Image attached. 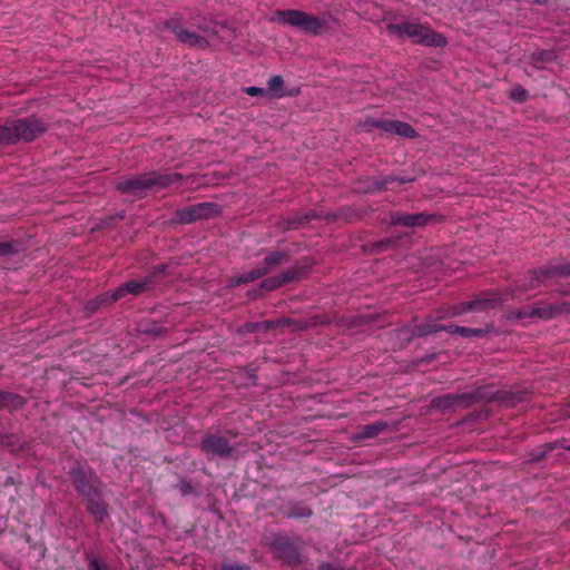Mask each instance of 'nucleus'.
Listing matches in <instances>:
<instances>
[{
    "instance_id": "22",
    "label": "nucleus",
    "mask_w": 570,
    "mask_h": 570,
    "mask_svg": "<svg viewBox=\"0 0 570 570\" xmlns=\"http://www.w3.org/2000/svg\"><path fill=\"white\" fill-rule=\"evenodd\" d=\"M9 405H12L13 407L22 405V397L18 394L0 391V407Z\"/></svg>"
},
{
    "instance_id": "15",
    "label": "nucleus",
    "mask_w": 570,
    "mask_h": 570,
    "mask_svg": "<svg viewBox=\"0 0 570 570\" xmlns=\"http://www.w3.org/2000/svg\"><path fill=\"white\" fill-rule=\"evenodd\" d=\"M429 220V216L424 214H402L395 213L391 216L392 225H402L407 227L424 226Z\"/></svg>"
},
{
    "instance_id": "23",
    "label": "nucleus",
    "mask_w": 570,
    "mask_h": 570,
    "mask_svg": "<svg viewBox=\"0 0 570 570\" xmlns=\"http://www.w3.org/2000/svg\"><path fill=\"white\" fill-rule=\"evenodd\" d=\"M12 130V122L0 126V142L11 144L14 142Z\"/></svg>"
},
{
    "instance_id": "36",
    "label": "nucleus",
    "mask_w": 570,
    "mask_h": 570,
    "mask_svg": "<svg viewBox=\"0 0 570 570\" xmlns=\"http://www.w3.org/2000/svg\"><path fill=\"white\" fill-rule=\"evenodd\" d=\"M548 0H533L537 4H544Z\"/></svg>"
},
{
    "instance_id": "7",
    "label": "nucleus",
    "mask_w": 570,
    "mask_h": 570,
    "mask_svg": "<svg viewBox=\"0 0 570 570\" xmlns=\"http://www.w3.org/2000/svg\"><path fill=\"white\" fill-rule=\"evenodd\" d=\"M14 141H31L45 131L43 122L35 117L18 119L12 122Z\"/></svg>"
},
{
    "instance_id": "29",
    "label": "nucleus",
    "mask_w": 570,
    "mask_h": 570,
    "mask_svg": "<svg viewBox=\"0 0 570 570\" xmlns=\"http://www.w3.org/2000/svg\"><path fill=\"white\" fill-rule=\"evenodd\" d=\"M88 569L89 570H108L106 564L96 558L90 560Z\"/></svg>"
},
{
    "instance_id": "18",
    "label": "nucleus",
    "mask_w": 570,
    "mask_h": 570,
    "mask_svg": "<svg viewBox=\"0 0 570 570\" xmlns=\"http://www.w3.org/2000/svg\"><path fill=\"white\" fill-rule=\"evenodd\" d=\"M267 273H268V268L267 267H262L259 265V266L253 268L252 271L242 273V274L233 277L229 281L228 285L229 286H238V285H242V284H245V283H249V282H253V281H256V279L263 277Z\"/></svg>"
},
{
    "instance_id": "17",
    "label": "nucleus",
    "mask_w": 570,
    "mask_h": 570,
    "mask_svg": "<svg viewBox=\"0 0 570 570\" xmlns=\"http://www.w3.org/2000/svg\"><path fill=\"white\" fill-rule=\"evenodd\" d=\"M83 499L87 501V509L92 514L95 520L102 521L107 517L106 509L100 501L98 491H92L90 495Z\"/></svg>"
},
{
    "instance_id": "27",
    "label": "nucleus",
    "mask_w": 570,
    "mask_h": 570,
    "mask_svg": "<svg viewBox=\"0 0 570 570\" xmlns=\"http://www.w3.org/2000/svg\"><path fill=\"white\" fill-rule=\"evenodd\" d=\"M296 275H297L296 269H289V271L282 273L281 275H277V276L279 278L281 284L284 285L286 283L294 281L296 278Z\"/></svg>"
},
{
    "instance_id": "1",
    "label": "nucleus",
    "mask_w": 570,
    "mask_h": 570,
    "mask_svg": "<svg viewBox=\"0 0 570 570\" xmlns=\"http://www.w3.org/2000/svg\"><path fill=\"white\" fill-rule=\"evenodd\" d=\"M165 26L173 31L181 43L189 47L204 48L208 46V37L217 33L216 23L202 16L191 19V26L196 28L199 33L185 29L178 18L169 19Z\"/></svg>"
},
{
    "instance_id": "34",
    "label": "nucleus",
    "mask_w": 570,
    "mask_h": 570,
    "mask_svg": "<svg viewBox=\"0 0 570 570\" xmlns=\"http://www.w3.org/2000/svg\"><path fill=\"white\" fill-rule=\"evenodd\" d=\"M10 253V245L8 244H0V254L7 255Z\"/></svg>"
},
{
    "instance_id": "16",
    "label": "nucleus",
    "mask_w": 570,
    "mask_h": 570,
    "mask_svg": "<svg viewBox=\"0 0 570 570\" xmlns=\"http://www.w3.org/2000/svg\"><path fill=\"white\" fill-rule=\"evenodd\" d=\"M83 499L87 501V509L92 514L95 520L102 521L107 517L106 509L100 501L98 491H92L90 495Z\"/></svg>"
},
{
    "instance_id": "10",
    "label": "nucleus",
    "mask_w": 570,
    "mask_h": 570,
    "mask_svg": "<svg viewBox=\"0 0 570 570\" xmlns=\"http://www.w3.org/2000/svg\"><path fill=\"white\" fill-rule=\"evenodd\" d=\"M72 483L76 487L78 493L86 498L97 491V478L91 470H85L83 468H75L71 470Z\"/></svg>"
},
{
    "instance_id": "5",
    "label": "nucleus",
    "mask_w": 570,
    "mask_h": 570,
    "mask_svg": "<svg viewBox=\"0 0 570 570\" xmlns=\"http://www.w3.org/2000/svg\"><path fill=\"white\" fill-rule=\"evenodd\" d=\"M440 331H446L451 334H459L462 337H476L482 336L484 334V332L480 328H470L458 325H440L432 321L415 324L412 333L415 336H426L430 334L438 333Z\"/></svg>"
},
{
    "instance_id": "21",
    "label": "nucleus",
    "mask_w": 570,
    "mask_h": 570,
    "mask_svg": "<svg viewBox=\"0 0 570 570\" xmlns=\"http://www.w3.org/2000/svg\"><path fill=\"white\" fill-rule=\"evenodd\" d=\"M286 259H287V257H286V255L284 253L274 252V253L268 254L265 257L264 264L261 265V266L262 267H267L268 272H269L273 267L283 264Z\"/></svg>"
},
{
    "instance_id": "9",
    "label": "nucleus",
    "mask_w": 570,
    "mask_h": 570,
    "mask_svg": "<svg viewBox=\"0 0 570 570\" xmlns=\"http://www.w3.org/2000/svg\"><path fill=\"white\" fill-rule=\"evenodd\" d=\"M562 311L560 306L544 303L534 307L520 308L515 313H512L510 317L517 320H550Z\"/></svg>"
},
{
    "instance_id": "26",
    "label": "nucleus",
    "mask_w": 570,
    "mask_h": 570,
    "mask_svg": "<svg viewBox=\"0 0 570 570\" xmlns=\"http://www.w3.org/2000/svg\"><path fill=\"white\" fill-rule=\"evenodd\" d=\"M283 83H284V80H283V78L281 76H273L268 80V89L271 91H278V90L282 89Z\"/></svg>"
},
{
    "instance_id": "4",
    "label": "nucleus",
    "mask_w": 570,
    "mask_h": 570,
    "mask_svg": "<svg viewBox=\"0 0 570 570\" xmlns=\"http://www.w3.org/2000/svg\"><path fill=\"white\" fill-rule=\"evenodd\" d=\"M389 30L400 38H410L414 43L431 47H443L446 45V39L441 33L434 32L428 26L414 21L389 24Z\"/></svg>"
},
{
    "instance_id": "25",
    "label": "nucleus",
    "mask_w": 570,
    "mask_h": 570,
    "mask_svg": "<svg viewBox=\"0 0 570 570\" xmlns=\"http://www.w3.org/2000/svg\"><path fill=\"white\" fill-rule=\"evenodd\" d=\"M282 286L278 276L269 277L261 283V288L265 291H274Z\"/></svg>"
},
{
    "instance_id": "14",
    "label": "nucleus",
    "mask_w": 570,
    "mask_h": 570,
    "mask_svg": "<svg viewBox=\"0 0 570 570\" xmlns=\"http://www.w3.org/2000/svg\"><path fill=\"white\" fill-rule=\"evenodd\" d=\"M203 449L213 454L227 456L230 453V446L225 438L218 435H207L202 441Z\"/></svg>"
},
{
    "instance_id": "37",
    "label": "nucleus",
    "mask_w": 570,
    "mask_h": 570,
    "mask_svg": "<svg viewBox=\"0 0 570 570\" xmlns=\"http://www.w3.org/2000/svg\"><path fill=\"white\" fill-rule=\"evenodd\" d=\"M165 271V266L164 265H160L157 267V272L158 273H163Z\"/></svg>"
},
{
    "instance_id": "38",
    "label": "nucleus",
    "mask_w": 570,
    "mask_h": 570,
    "mask_svg": "<svg viewBox=\"0 0 570 570\" xmlns=\"http://www.w3.org/2000/svg\"><path fill=\"white\" fill-rule=\"evenodd\" d=\"M384 186V183H377L376 186H375V189H382Z\"/></svg>"
},
{
    "instance_id": "13",
    "label": "nucleus",
    "mask_w": 570,
    "mask_h": 570,
    "mask_svg": "<svg viewBox=\"0 0 570 570\" xmlns=\"http://www.w3.org/2000/svg\"><path fill=\"white\" fill-rule=\"evenodd\" d=\"M150 278L144 277L140 279H132L120 285L111 295V301H116L127 294H140L149 287Z\"/></svg>"
},
{
    "instance_id": "19",
    "label": "nucleus",
    "mask_w": 570,
    "mask_h": 570,
    "mask_svg": "<svg viewBox=\"0 0 570 570\" xmlns=\"http://www.w3.org/2000/svg\"><path fill=\"white\" fill-rule=\"evenodd\" d=\"M470 397L471 396H469L465 393H463V394H446V395L435 399L433 401V405L439 409L445 410V409H450L452 406L460 405Z\"/></svg>"
},
{
    "instance_id": "33",
    "label": "nucleus",
    "mask_w": 570,
    "mask_h": 570,
    "mask_svg": "<svg viewBox=\"0 0 570 570\" xmlns=\"http://www.w3.org/2000/svg\"><path fill=\"white\" fill-rule=\"evenodd\" d=\"M293 515L297 518H306L312 515V511L309 508H304L299 513H294Z\"/></svg>"
},
{
    "instance_id": "2",
    "label": "nucleus",
    "mask_w": 570,
    "mask_h": 570,
    "mask_svg": "<svg viewBox=\"0 0 570 570\" xmlns=\"http://www.w3.org/2000/svg\"><path fill=\"white\" fill-rule=\"evenodd\" d=\"M271 20L294 27L306 35L318 36L330 29L332 18L317 17L301 10H278Z\"/></svg>"
},
{
    "instance_id": "32",
    "label": "nucleus",
    "mask_w": 570,
    "mask_h": 570,
    "mask_svg": "<svg viewBox=\"0 0 570 570\" xmlns=\"http://www.w3.org/2000/svg\"><path fill=\"white\" fill-rule=\"evenodd\" d=\"M318 570H355V569H343V568L334 567L328 563H323L320 566Z\"/></svg>"
},
{
    "instance_id": "20",
    "label": "nucleus",
    "mask_w": 570,
    "mask_h": 570,
    "mask_svg": "<svg viewBox=\"0 0 570 570\" xmlns=\"http://www.w3.org/2000/svg\"><path fill=\"white\" fill-rule=\"evenodd\" d=\"M387 428V424L382 421L374 422L372 424L364 425L358 434V439H370L379 435Z\"/></svg>"
},
{
    "instance_id": "31",
    "label": "nucleus",
    "mask_w": 570,
    "mask_h": 570,
    "mask_svg": "<svg viewBox=\"0 0 570 570\" xmlns=\"http://www.w3.org/2000/svg\"><path fill=\"white\" fill-rule=\"evenodd\" d=\"M246 94H248L249 96H259V95H263L264 94V89L261 88V87H255V86H249L245 89Z\"/></svg>"
},
{
    "instance_id": "30",
    "label": "nucleus",
    "mask_w": 570,
    "mask_h": 570,
    "mask_svg": "<svg viewBox=\"0 0 570 570\" xmlns=\"http://www.w3.org/2000/svg\"><path fill=\"white\" fill-rule=\"evenodd\" d=\"M222 570H249V567L240 563H224Z\"/></svg>"
},
{
    "instance_id": "12",
    "label": "nucleus",
    "mask_w": 570,
    "mask_h": 570,
    "mask_svg": "<svg viewBox=\"0 0 570 570\" xmlns=\"http://www.w3.org/2000/svg\"><path fill=\"white\" fill-rule=\"evenodd\" d=\"M507 299H508V297L499 295V296L482 299V301L466 302V303H463L461 307H451L442 316H439V318L458 316L463 312L472 311L478 307H488V306L493 307L498 304L505 302Z\"/></svg>"
},
{
    "instance_id": "39",
    "label": "nucleus",
    "mask_w": 570,
    "mask_h": 570,
    "mask_svg": "<svg viewBox=\"0 0 570 570\" xmlns=\"http://www.w3.org/2000/svg\"><path fill=\"white\" fill-rule=\"evenodd\" d=\"M562 293H563V294H569V293H570V291H563Z\"/></svg>"
},
{
    "instance_id": "40",
    "label": "nucleus",
    "mask_w": 570,
    "mask_h": 570,
    "mask_svg": "<svg viewBox=\"0 0 570 570\" xmlns=\"http://www.w3.org/2000/svg\"><path fill=\"white\" fill-rule=\"evenodd\" d=\"M568 450H570V446L568 448Z\"/></svg>"
},
{
    "instance_id": "3",
    "label": "nucleus",
    "mask_w": 570,
    "mask_h": 570,
    "mask_svg": "<svg viewBox=\"0 0 570 570\" xmlns=\"http://www.w3.org/2000/svg\"><path fill=\"white\" fill-rule=\"evenodd\" d=\"M181 179V175L147 173L126 178L118 184V189L125 193L142 195L154 188H165Z\"/></svg>"
},
{
    "instance_id": "28",
    "label": "nucleus",
    "mask_w": 570,
    "mask_h": 570,
    "mask_svg": "<svg viewBox=\"0 0 570 570\" xmlns=\"http://www.w3.org/2000/svg\"><path fill=\"white\" fill-rule=\"evenodd\" d=\"M510 96L515 101H522L527 97V91L522 87L517 86L512 88Z\"/></svg>"
},
{
    "instance_id": "35",
    "label": "nucleus",
    "mask_w": 570,
    "mask_h": 570,
    "mask_svg": "<svg viewBox=\"0 0 570 570\" xmlns=\"http://www.w3.org/2000/svg\"><path fill=\"white\" fill-rule=\"evenodd\" d=\"M7 527V520L0 518V533L6 529Z\"/></svg>"
},
{
    "instance_id": "6",
    "label": "nucleus",
    "mask_w": 570,
    "mask_h": 570,
    "mask_svg": "<svg viewBox=\"0 0 570 570\" xmlns=\"http://www.w3.org/2000/svg\"><path fill=\"white\" fill-rule=\"evenodd\" d=\"M362 128L364 130H370L372 128H379L385 132L395 134V135L406 137V138H413L416 135L414 128L411 125L403 122V121H399V120H382V119L367 118L362 124Z\"/></svg>"
},
{
    "instance_id": "11",
    "label": "nucleus",
    "mask_w": 570,
    "mask_h": 570,
    "mask_svg": "<svg viewBox=\"0 0 570 570\" xmlns=\"http://www.w3.org/2000/svg\"><path fill=\"white\" fill-rule=\"evenodd\" d=\"M568 276L570 277V264L554 265L546 269L533 271L531 273L530 287L544 284L549 278Z\"/></svg>"
},
{
    "instance_id": "8",
    "label": "nucleus",
    "mask_w": 570,
    "mask_h": 570,
    "mask_svg": "<svg viewBox=\"0 0 570 570\" xmlns=\"http://www.w3.org/2000/svg\"><path fill=\"white\" fill-rule=\"evenodd\" d=\"M218 213V205L214 203H199L177 210L176 215L180 223L189 224L198 219H204Z\"/></svg>"
},
{
    "instance_id": "24",
    "label": "nucleus",
    "mask_w": 570,
    "mask_h": 570,
    "mask_svg": "<svg viewBox=\"0 0 570 570\" xmlns=\"http://www.w3.org/2000/svg\"><path fill=\"white\" fill-rule=\"evenodd\" d=\"M282 556L289 562H294L297 560V552L289 543H284L281 547Z\"/></svg>"
}]
</instances>
